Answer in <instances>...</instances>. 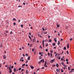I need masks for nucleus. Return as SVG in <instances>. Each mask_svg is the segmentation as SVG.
Here are the masks:
<instances>
[{
    "mask_svg": "<svg viewBox=\"0 0 74 74\" xmlns=\"http://www.w3.org/2000/svg\"><path fill=\"white\" fill-rule=\"evenodd\" d=\"M9 70L10 71H9L10 73H11L12 71L11 70V69L10 67H9Z\"/></svg>",
    "mask_w": 74,
    "mask_h": 74,
    "instance_id": "obj_1",
    "label": "nucleus"
},
{
    "mask_svg": "<svg viewBox=\"0 0 74 74\" xmlns=\"http://www.w3.org/2000/svg\"><path fill=\"white\" fill-rule=\"evenodd\" d=\"M46 65H47V62L46 61H45V64L44 65V67H47V66Z\"/></svg>",
    "mask_w": 74,
    "mask_h": 74,
    "instance_id": "obj_2",
    "label": "nucleus"
},
{
    "mask_svg": "<svg viewBox=\"0 0 74 74\" xmlns=\"http://www.w3.org/2000/svg\"><path fill=\"white\" fill-rule=\"evenodd\" d=\"M55 61V60L54 59H53L52 60H51L50 61L51 63H53V62H54Z\"/></svg>",
    "mask_w": 74,
    "mask_h": 74,
    "instance_id": "obj_3",
    "label": "nucleus"
},
{
    "mask_svg": "<svg viewBox=\"0 0 74 74\" xmlns=\"http://www.w3.org/2000/svg\"><path fill=\"white\" fill-rule=\"evenodd\" d=\"M29 72L27 70L26 71V74H28V73H29Z\"/></svg>",
    "mask_w": 74,
    "mask_h": 74,
    "instance_id": "obj_4",
    "label": "nucleus"
},
{
    "mask_svg": "<svg viewBox=\"0 0 74 74\" xmlns=\"http://www.w3.org/2000/svg\"><path fill=\"white\" fill-rule=\"evenodd\" d=\"M39 33H38L39 34L38 35V36H39V37H40V38H43V37L41 36L39 34Z\"/></svg>",
    "mask_w": 74,
    "mask_h": 74,
    "instance_id": "obj_5",
    "label": "nucleus"
},
{
    "mask_svg": "<svg viewBox=\"0 0 74 74\" xmlns=\"http://www.w3.org/2000/svg\"><path fill=\"white\" fill-rule=\"evenodd\" d=\"M60 69H56V70L57 72H59V71H60Z\"/></svg>",
    "mask_w": 74,
    "mask_h": 74,
    "instance_id": "obj_6",
    "label": "nucleus"
},
{
    "mask_svg": "<svg viewBox=\"0 0 74 74\" xmlns=\"http://www.w3.org/2000/svg\"><path fill=\"white\" fill-rule=\"evenodd\" d=\"M3 59H5L6 58V56L5 55H4L3 56Z\"/></svg>",
    "mask_w": 74,
    "mask_h": 74,
    "instance_id": "obj_7",
    "label": "nucleus"
},
{
    "mask_svg": "<svg viewBox=\"0 0 74 74\" xmlns=\"http://www.w3.org/2000/svg\"><path fill=\"white\" fill-rule=\"evenodd\" d=\"M27 59H28V60H30V56H29L28 57V58H27Z\"/></svg>",
    "mask_w": 74,
    "mask_h": 74,
    "instance_id": "obj_8",
    "label": "nucleus"
},
{
    "mask_svg": "<svg viewBox=\"0 0 74 74\" xmlns=\"http://www.w3.org/2000/svg\"><path fill=\"white\" fill-rule=\"evenodd\" d=\"M42 60H40V62H38V63H39V64H41V62L42 61Z\"/></svg>",
    "mask_w": 74,
    "mask_h": 74,
    "instance_id": "obj_9",
    "label": "nucleus"
},
{
    "mask_svg": "<svg viewBox=\"0 0 74 74\" xmlns=\"http://www.w3.org/2000/svg\"><path fill=\"white\" fill-rule=\"evenodd\" d=\"M30 67H31V68L32 69H34V67L33 66H32V65H31L30 66Z\"/></svg>",
    "mask_w": 74,
    "mask_h": 74,
    "instance_id": "obj_10",
    "label": "nucleus"
},
{
    "mask_svg": "<svg viewBox=\"0 0 74 74\" xmlns=\"http://www.w3.org/2000/svg\"><path fill=\"white\" fill-rule=\"evenodd\" d=\"M13 21H16V19H15V18H14L13 20H12Z\"/></svg>",
    "mask_w": 74,
    "mask_h": 74,
    "instance_id": "obj_11",
    "label": "nucleus"
},
{
    "mask_svg": "<svg viewBox=\"0 0 74 74\" xmlns=\"http://www.w3.org/2000/svg\"><path fill=\"white\" fill-rule=\"evenodd\" d=\"M57 27H60V25H58V23L57 24Z\"/></svg>",
    "mask_w": 74,
    "mask_h": 74,
    "instance_id": "obj_12",
    "label": "nucleus"
},
{
    "mask_svg": "<svg viewBox=\"0 0 74 74\" xmlns=\"http://www.w3.org/2000/svg\"><path fill=\"white\" fill-rule=\"evenodd\" d=\"M60 44V42L59 41H58V45H59Z\"/></svg>",
    "mask_w": 74,
    "mask_h": 74,
    "instance_id": "obj_13",
    "label": "nucleus"
},
{
    "mask_svg": "<svg viewBox=\"0 0 74 74\" xmlns=\"http://www.w3.org/2000/svg\"><path fill=\"white\" fill-rule=\"evenodd\" d=\"M69 48V44L67 45V48L68 49Z\"/></svg>",
    "mask_w": 74,
    "mask_h": 74,
    "instance_id": "obj_14",
    "label": "nucleus"
},
{
    "mask_svg": "<svg viewBox=\"0 0 74 74\" xmlns=\"http://www.w3.org/2000/svg\"><path fill=\"white\" fill-rule=\"evenodd\" d=\"M62 65L63 66H64V62H62Z\"/></svg>",
    "mask_w": 74,
    "mask_h": 74,
    "instance_id": "obj_15",
    "label": "nucleus"
},
{
    "mask_svg": "<svg viewBox=\"0 0 74 74\" xmlns=\"http://www.w3.org/2000/svg\"><path fill=\"white\" fill-rule=\"evenodd\" d=\"M42 61L41 62H42V63H44V62H45V61L44 60H42Z\"/></svg>",
    "mask_w": 74,
    "mask_h": 74,
    "instance_id": "obj_16",
    "label": "nucleus"
},
{
    "mask_svg": "<svg viewBox=\"0 0 74 74\" xmlns=\"http://www.w3.org/2000/svg\"><path fill=\"white\" fill-rule=\"evenodd\" d=\"M56 45V44L55 43H53V46H55Z\"/></svg>",
    "mask_w": 74,
    "mask_h": 74,
    "instance_id": "obj_17",
    "label": "nucleus"
},
{
    "mask_svg": "<svg viewBox=\"0 0 74 74\" xmlns=\"http://www.w3.org/2000/svg\"><path fill=\"white\" fill-rule=\"evenodd\" d=\"M61 71L62 73H63L64 71H63V69H61Z\"/></svg>",
    "mask_w": 74,
    "mask_h": 74,
    "instance_id": "obj_18",
    "label": "nucleus"
},
{
    "mask_svg": "<svg viewBox=\"0 0 74 74\" xmlns=\"http://www.w3.org/2000/svg\"><path fill=\"white\" fill-rule=\"evenodd\" d=\"M14 72H16V69H15V68H14Z\"/></svg>",
    "mask_w": 74,
    "mask_h": 74,
    "instance_id": "obj_19",
    "label": "nucleus"
},
{
    "mask_svg": "<svg viewBox=\"0 0 74 74\" xmlns=\"http://www.w3.org/2000/svg\"><path fill=\"white\" fill-rule=\"evenodd\" d=\"M54 41H55L56 42H57V40H56V39L55 38H54Z\"/></svg>",
    "mask_w": 74,
    "mask_h": 74,
    "instance_id": "obj_20",
    "label": "nucleus"
},
{
    "mask_svg": "<svg viewBox=\"0 0 74 74\" xmlns=\"http://www.w3.org/2000/svg\"><path fill=\"white\" fill-rule=\"evenodd\" d=\"M51 41H52V40H51V39H50V40H49V42H51Z\"/></svg>",
    "mask_w": 74,
    "mask_h": 74,
    "instance_id": "obj_21",
    "label": "nucleus"
},
{
    "mask_svg": "<svg viewBox=\"0 0 74 74\" xmlns=\"http://www.w3.org/2000/svg\"><path fill=\"white\" fill-rule=\"evenodd\" d=\"M64 49H65V50H66V48L65 47H64Z\"/></svg>",
    "mask_w": 74,
    "mask_h": 74,
    "instance_id": "obj_22",
    "label": "nucleus"
},
{
    "mask_svg": "<svg viewBox=\"0 0 74 74\" xmlns=\"http://www.w3.org/2000/svg\"><path fill=\"white\" fill-rule=\"evenodd\" d=\"M56 66L57 67H59V65H58V64H57Z\"/></svg>",
    "mask_w": 74,
    "mask_h": 74,
    "instance_id": "obj_23",
    "label": "nucleus"
},
{
    "mask_svg": "<svg viewBox=\"0 0 74 74\" xmlns=\"http://www.w3.org/2000/svg\"><path fill=\"white\" fill-rule=\"evenodd\" d=\"M24 69H21V71L22 72V71H24Z\"/></svg>",
    "mask_w": 74,
    "mask_h": 74,
    "instance_id": "obj_24",
    "label": "nucleus"
},
{
    "mask_svg": "<svg viewBox=\"0 0 74 74\" xmlns=\"http://www.w3.org/2000/svg\"><path fill=\"white\" fill-rule=\"evenodd\" d=\"M45 67H42V69H44Z\"/></svg>",
    "mask_w": 74,
    "mask_h": 74,
    "instance_id": "obj_25",
    "label": "nucleus"
},
{
    "mask_svg": "<svg viewBox=\"0 0 74 74\" xmlns=\"http://www.w3.org/2000/svg\"><path fill=\"white\" fill-rule=\"evenodd\" d=\"M42 58V57L41 56L39 57V59H41Z\"/></svg>",
    "mask_w": 74,
    "mask_h": 74,
    "instance_id": "obj_26",
    "label": "nucleus"
},
{
    "mask_svg": "<svg viewBox=\"0 0 74 74\" xmlns=\"http://www.w3.org/2000/svg\"><path fill=\"white\" fill-rule=\"evenodd\" d=\"M50 52H51V53H53V51L52 50H51Z\"/></svg>",
    "mask_w": 74,
    "mask_h": 74,
    "instance_id": "obj_27",
    "label": "nucleus"
},
{
    "mask_svg": "<svg viewBox=\"0 0 74 74\" xmlns=\"http://www.w3.org/2000/svg\"><path fill=\"white\" fill-rule=\"evenodd\" d=\"M13 67H14L12 65V66H11V68H12V69H13Z\"/></svg>",
    "mask_w": 74,
    "mask_h": 74,
    "instance_id": "obj_28",
    "label": "nucleus"
},
{
    "mask_svg": "<svg viewBox=\"0 0 74 74\" xmlns=\"http://www.w3.org/2000/svg\"><path fill=\"white\" fill-rule=\"evenodd\" d=\"M50 54H51V57H52V53H51Z\"/></svg>",
    "mask_w": 74,
    "mask_h": 74,
    "instance_id": "obj_29",
    "label": "nucleus"
},
{
    "mask_svg": "<svg viewBox=\"0 0 74 74\" xmlns=\"http://www.w3.org/2000/svg\"><path fill=\"white\" fill-rule=\"evenodd\" d=\"M28 37H29V38H30V39L31 40V38L30 36H28Z\"/></svg>",
    "mask_w": 74,
    "mask_h": 74,
    "instance_id": "obj_30",
    "label": "nucleus"
},
{
    "mask_svg": "<svg viewBox=\"0 0 74 74\" xmlns=\"http://www.w3.org/2000/svg\"><path fill=\"white\" fill-rule=\"evenodd\" d=\"M25 66V64H24L22 65V66Z\"/></svg>",
    "mask_w": 74,
    "mask_h": 74,
    "instance_id": "obj_31",
    "label": "nucleus"
},
{
    "mask_svg": "<svg viewBox=\"0 0 74 74\" xmlns=\"http://www.w3.org/2000/svg\"><path fill=\"white\" fill-rule=\"evenodd\" d=\"M42 44H44V40H43L42 41Z\"/></svg>",
    "mask_w": 74,
    "mask_h": 74,
    "instance_id": "obj_32",
    "label": "nucleus"
},
{
    "mask_svg": "<svg viewBox=\"0 0 74 74\" xmlns=\"http://www.w3.org/2000/svg\"><path fill=\"white\" fill-rule=\"evenodd\" d=\"M48 51V50L47 49H46L45 50V51L47 52Z\"/></svg>",
    "mask_w": 74,
    "mask_h": 74,
    "instance_id": "obj_33",
    "label": "nucleus"
},
{
    "mask_svg": "<svg viewBox=\"0 0 74 74\" xmlns=\"http://www.w3.org/2000/svg\"><path fill=\"white\" fill-rule=\"evenodd\" d=\"M59 56V54H57V57L58 58V57Z\"/></svg>",
    "mask_w": 74,
    "mask_h": 74,
    "instance_id": "obj_34",
    "label": "nucleus"
},
{
    "mask_svg": "<svg viewBox=\"0 0 74 74\" xmlns=\"http://www.w3.org/2000/svg\"><path fill=\"white\" fill-rule=\"evenodd\" d=\"M13 24H14V25H15L16 24V23H13Z\"/></svg>",
    "mask_w": 74,
    "mask_h": 74,
    "instance_id": "obj_35",
    "label": "nucleus"
},
{
    "mask_svg": "<svg viewBox=\"0 0 74 74\" xmlns=\"http://www.w3.org/2000/svg\"><path fill=\"white\" fill-rule=\"evenodd\" d=\"M48 55H49V56L50 55V54L49 53H48Z\"/></svg>",
    "mask_w": 74,
    "mask_h": 74,
    "instance_id": "obj_36",
    "label": "nucleus"
},
{
    "mask_svg": "<svg viewBox=\"0 0 74 74\" xmlns=\"http://www.w3.org/2000/svg\"><path fill=\"white\" fill-rule=\"evenodd\" d=\"M64 67H67V65H64Z\"/></svg>",
    "mask_w": 74,
    "mask_h": 74,
    "instance_id": "obj_37",
    "label": "nucleus"
},
{
    "mask_svg": "<svg viewBox=\"0 0 74 74\" xmlns=\"http://www.w3.org/2000/svg\"><path fill=\"white\" fill-rule=\"evenodd\" d=\"M66 52H67L68 54H69V51H66Z\"/></svg>",
    "mask_w": 74,
    "mask_h": 74,
    "instance_id": "obj_38",
    "label": "nucleus"
},
{
    "mask_svg": "<svg viewBox=\"0 0 74 74\" xmlns=\"http://www.w3.org/2000/svg\"><path fill=\"white\" fill-rule=\"evenodd\" d=\"M21 27H23V25H21Z\"/></svg>",
    "mask_w": 74,
    "mask_h": 74,
    "instance_id": "obj_39",
    "label": "nucleus"
},
{
    "mask_svg": "<svg viewBox=\"0 0 74 74\" xmlns=\"http://www.w3.org/2000/svg\"><path fill=\"white\" fill-rule=\"evenodd\" d=\"M70 67H68V70H70Z\"/></svg>",
    "mask_w": 74,
    "mask_h": 74,
    "instance_id": "obj_40",
    "label": "nucleus"
},
{
    "mask_svg": "<svg viewBox=\"0 0 74 74\" xmlns=\"http://www.w3.org/2000/svg\"><path fill=\"white\" fill-rule=\"evenodd\" d=\"M34 51V49H32V51Z\"/></svg>",
    "mask_w": 74,
    "mask_h": 74,
    "instance_id": "obj_41",
    "label": "nucleus"
},
{
    "mask_svg": "<svg viewBox=\"0 0 74 74\" xmlns=\"http://www.w3.org/2000/svg\"><path fill=\"white\" fill-rule=\"evenodd\" d=\"M68 61H69V60H68V59L66 60V61L68 62Z\"/></svg>",
    "mask_w": 74,
    "mask_h": 74,
    "instance_id": "obj_42",
    "label": "nucleus"
},
{
    "mask_svg": "<svg viewBox=\"0 0 74 74\" xmlns=\"http://www.w3.org/2000/svg\"><path fill=\"white\" fill-rule=\"evenodd\" d=\"M21 68H20L19 69V70H21Z\"/></svg>",
    "mask_w": 74,
    "mask_h": 74,
    "instance_id": "obj_43",
    "label": "nucleus"
},
{
    "mask_svg": "<svg viewBox=\"0 0 74 74\" xmlns=\"http://www.w3.org/2000/svg\"><path fill=\"white\" fill-rule=\"evenodd\" d=\"M63 69H64V70H65L66 68L65 67H63Z\"/></svg>",
    "mask_w": 74,
    "mask_h": 74,
    "instance_id": "obj_44",
    "label": "nucleus"
},
{
    "mask_svg": "<svg viewBox=\"0 0 74 74\" xmlns=\"http://www.w3.org/2000/svg\"><path fill=\"white\" fill-rule=\"evenodd\" d=\"M58 35L59 36H60V34H59V33H58Z\"/></svg>",
    "mask_w": 74,
    "mask_h": 74,
    "instance_id": "obj_45",
    "label": "nucleus"
},
{
    "mask_svg": "<svg viewBox=\"0 0 74 74\" xmlns=\"http://www.w3.org/2000/svg\"><path fill=\"white\" fill-rule=\"evenodd\" d=\"M1 64H0V67H1Z\"/></svg>",
    "mask_w": 74,
    "mask_h": 74,
    "instance_id": "obj_46",
    "label": "nucleus"
},
{
    "mask_svg": "<svg viewBox=\"0 0 74 74\" xmlns=\"http://www.w3.org/2000/svg\"><path fill=\"white\" fill-rule=\"evenodd\" d=\"M73 40V39H72V38H71V39H70V40H71H71Z\"/></svg>",
    "mask_w": 74,
    "mask_h": 74,
    "instance_id": "obj_47",
    "label": "nucleus"
},
{
    "mask_svg": "<svg viewBox=\"0 0 74 74\" xmlns=\"http://www.w3.org/2000/svg\"><path fill=\"white\" fill-rule=\"evenodd\" d=\"M21 61H22V62H23L24 61V60H22Z\"/></svg>",
    "mask_w": 74,
    "mask_h": 74,
    "instance_id": "obj_48",
    "label": "nucleus"
},
{
    "mask_svg": "<svg viewBox=\"0 0 74 74\" xmlns=\"http://www.w3.org/2000/svg\"><path fill=\"white\" fill-rule=\"evenodd\" d=\"M23 5H25V3L24 2V3H23Z\"/></svg>",
    "mask_w": 74,
    "mask_h": 74,
    "instance_id": "obj_49",
    "label": "nucleus"
},
{
    "mask_svg": "<svg viewBox=\"0 0 74 74\" xmlns=\"http://www.w3.org/2000/svg\"><path fill=\"white\" fill-rule=\"evenodd\" d=\"M55 65H53V67H55Z\"/></svg>",
    "mask_w": 74,
    "mask_h": 74,
    "instance_id": "obj_50",
    "label": "nucleus"
},
{
    "mask_svg": "<svg viewBox=\"0 0 74 74\" xmlns=\"http://www.w3.org/2000/svg\"><path fill=\"white\" fill-rule=\"evenodd\" d=\"M58 55V53H57L56 55L55 56L56 57V56H57V55Z\"/></svg>",
    "mask_w": 74,
    "mask_h": 74,
    "instance_id": "obj_51",
    "label": "nucleus"
},
{
    "mask_svg": "<svg viewBox=\"0 0 74 74\" xmlns=\"http://www.w3.org/2000/svg\"><path fill=\"white\" fill-rule=\"evenodd\" d=\"M40 48H41V49H42V47L41 46H40Z\"/></svg>",
    "mask_w": 74,
    "mask_h": 74,
    "instance_id": "obj_52",
    "label": "nucleus"
},
{
    "mask_svg": "<svg viewBox=\"0 0 74 74\" xmlns=\"http://www.w3.org/2000/svg\"><path fill=\"white\" fill-rule=\"evenodd\" d=\"M64 60L62 58H61V60Z\"/></svg>",
    "mask_w": 74,
    "mask_h": 74,
    "instance_id": "obj_53",
    "label": "nucleus"
},
{
    "mask_svg": "<svg viewBox=\"0 0 74 74\" xmlns=\"http://www.w3.org/2000/svg\"><path fill=\"white\" fill-rule=\"evenodd\" d=\"M18 8L21 7V6H18Z\"/></svg>",
    "mask_w": 74,
    "mask_h": 74,
    "instance_id": "obj_54",
    "label": "nucleus"
},
{
    "mask_svg": "<svg viewBox=\"0 0 74 74\" xmlns=\"http://www.w3.org/2000/svg\"><path fill=\"white\" fill-rule=\"evenodd\" d=\"M39 53L40 55H41V52H40Z\"/></svg>",
    "mask_w": 74,
    "mask_h": 74,
    "instance_id": "obj_55",
    "label": "nucleus"
},
{
    "mask_svg": "<svg viewBox=\"0 0 74 74\" xmlns=\"http://www.w3.org/2000/svg\"><path fill=\"white\" fill-rule=\"evenodd\" d=\"M59 59H60L61 58L60 57H59V58H58Z\"/></svg>",
    "mask_w": 74,
    "mask_h": 74,
    "instance_id": "obj_56",
    "label": "nucleus"
},
{
    "mask_svg": "<svg viewBox=\"0 0 74 74\" xmlns=\"http://www.w3.org/2000/svg\"><path fill=\"white\" fill-rule=\"evenodd\" d=\"M71 70H72V71H73V70H74V69H72Z\"/></svg>",
    "mask_w": 74,
    "mask_h": 74,
    "instance_id": "obj_57",
    "label": "nucleus"
},
{
    "mask_svg": "<svg viewBox=\"0 0 74 74\" xmlns=\"http://www.w3.org/2000/svg\"><path fill=\"white\" fill-rule=\"evenodd\" d=\"M12 31H11V32L10 33V34H12Z\"/></svg>",
    "mask_w": 74,
    "mask_h": 74,
    "instance_id": "obj_58",
    "label": "nucleus"
},
{
    "mask_svg": "<svg viewBox=\"0 0 74 74\" xmlns=\"http://www.w3.org/2000/svg\"><path fill=\"white\" fill-rule=\"evenodd\" d=\"M53 48L55 49H56V47H54Z\"/></svg>",
    "mask_w": 74,
    "mask_h": 74,
    "instance_id": "obj_59",
    "label": "nucleus"
},
{
    "mask_svg": "<svg viewBox=\"0 0 74 74\" xmlns=\"http://www.w3.org/2000/svg\"><path fill=\"white\" fill-rule=\"evenodd\" d=\"M47 32H46L44 34H47Z\"/></svg>",
    "mask_w": 74,
    "mask_h": 74,
    "instance_id": "obj_60",
    "label": "nucleus"
},
{
    "mask_svg": "<svg viewBox=\"0 0 74 74\" xmlns=\"http://www.w3.org/2000/svg\"><path fill=\"white\" fill-rule=\"evenodd\" d=\"M14 64H16V62L14 63Z\"/></svg>",
    "mask_w": 74,
    "mask_h": 74,
    "instance_id": "obj_61",
    "label": "nucleus"
},
{
    "mask_svg": "<svg viewBox=\"0 0 74 74\" xmlns=\"http://www.w3.org/2000/svg\"><path fill=\"white\" fill-rule=\"evenodd\" d=\"M66 64H69V62H66Z\"/></svg>",
    "mask_w": 74,
    "mask_h": 74,
    "instance_id": "obj_62",
    "label": "nucleus"
},
{
    "mask_svg": "<svg viewBox=\"0 0 74 74\" xmlns=\"http://www.w3.org/2000/svg\"><path fill=\"white\" fill-rule=\"evenodd\" d=\"M63 40V39H61V41H62Z\"/></svg>",
    "mask_w": 74,
    "mask_h": 74,
    "instance_id": "obj_63",
    "label": "nucleus"
},
{
    "mask_svg": "<svg viewBox=\"0 0 74 74\" xmlns=\"http://www.w3.org/2000/svg\"><path fill=\"white\" fill-rule=\"evenodd\" d=\"M20 20H18V22H20Z\"/></svg>",
    "mask_w": 74,
    "mask_h": 74,
    "instance_id": "obj_64",
    "label": "nucleus"
}]
</instances>
